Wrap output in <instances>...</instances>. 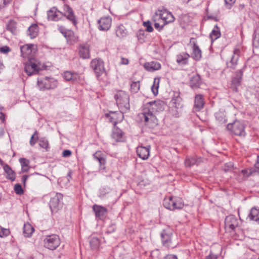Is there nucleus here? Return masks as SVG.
<instances>
[{"mask_svg":"<svg viewBox=\"0 0 259 259\" xmlns=\"http://www.w3.org/2000/svg\"><path fill=\"white\" fill-rule=\"evenodd\" d=\"M155 17H159L164 24L172 22L175 20L172 14L166 10H158L155 12Z\"/></svg>","mask_w":259,"mask_h":259,"instance_id":"nucleus-7","label":"nucleus"},{"mask_svg":"<svg viewBox=\"0 0 259 259\" xmlns=\"http://www.w3.org/2000/svg\"><path fill=\"white\" fill-rule=\"evenodd\" d=\"M215 118L219 124H225L227 121L226 114L222 110H219L215 113Z\"/></svg>","mask_w":259,"mask_h":259,"instance_id":"nucleus-23","label":"nucleus"},{"mask_svg":"<svg viewBox=\"0 0 259 259\" xmlns=\"http://www.w3.org/2000/svg\"><path fill=\"white\" fill-rule=\"evenodd\" d=\"M7 29L13 34H16L17 32L16 23L13 20L10 21L7 25Z\"/></svg>","mask_w":259,"mask_h":259,"instance_id":"nucleus-39","label":"nucleus"},{"mask_svg":"<svg viewBox=\"0 0 259 259\" xmlns=\"http://www.w3.org/2000/svg\"><path fill=\"white\" fill-rule=\"evenodd\" d=\"M37 134V131H35L30 138V144L31 146H33L36 143L37 139H38L37 136H36Z\"/></svg>","mask_w":259,"mask_h":259,"instance_id":"nucleus-50","label":"nucleus"},{"mask_svg":"<svg viewBox=\"0 0 259 259\" xmlns=\"http://www.w3.org/2000/svg\"><path fill=\"white\" fill-rule=\"evenodd\" d=\"M96 216L99 218H102L104 216L107 212V209L102 206L95 204L93 206Z\"/></svg>","mask_w":259,"mask_h":259,"instance_id":"nucleus-21","label":"nucleus"},{"mask_svg":"<svg viewBox=\"0 0 259 259\" xmlns=\"http://www.w3.org/2000/svg\"><path fill=\"white\" fill-rule=\"evenodd\" d=\"M190 57L187 53L180 54L177 56V62L179 64H186L187 63L188 59Z\"/></svg>","mask_w":259,"mask_h":259,"instance_id":"nucleus-34","label":"nucleus"},{"mask_svg":"<svg viewBox=\"0 0 259 259\" xmlns=\"http://www.w3.org/2000/svg\"><path fill=\"white\" fill-rule=\"evenodd\" d=\"M10 232L9 229L0 227V237H3L9 235Z\"/></svg>","mask_w":259,"mask_h":259,"instance_id":"nucleus-47","label":"nucleus"},{"mask_svg":"<svg viewBox=\"0 0 259 259\" xmlns=\"http://www.w3.org/2000/svg\"><path fill=\"white\" fill-rule=\"evenodd\" d=\"M227 128L235 135L239 136H244L245 135L244 125L239 121H235L233 123L228 124Z\"/></svg>","mask_w":259,"mask_h":259,"instance_id":"nucleus-5","label":"nucleus"},{"mask_svg":"<svg viewBox=\"0 0 259 259\" xmlns=\"http://www.w3.org/2000/svg\"><path fill=\"white\" fill-rule=\"evenodd\" d=\"M138 156L143 160L147 159L149 156L150 146H138L137 148Z\"/></svg>","mask_w":259,"mask_h":259,"instance_id":"nucleus-15","label":"nucleus"},{"mask_svg":"<svg viewBox=\"0 0 259 259\" xmlns=\"http://www.w3.org/2000/svg\"><path fill=\"white\" fill-rule=\"evenodd\" d=\"M10 51V49L8 46H4L0 48V52L3 53H7Z\"/></svg>","mask_w":259,"mask_h":259,"instance_id":"nucleus-53","label":"nucleus"},{"mask_svg":"<svg viewBox=\"0 0 259 259\" xmlns=\"http://www.w3.org/2000/svg\"><path fill=\"white\" fill-rule=\"evenodd\" d=\"M114 97L120 112L122 113L128 112L130 108L129 95L124 91H120Z\"/></svg>","mask_w":259,"mask_h":259,"instance_id":"nucleus-2","label":"nucleus"},{"mask_svg":"<svg viewBox=\"0 0 259 259\" xmlns=\"http://www.w3.org/2000/svg\"><path fill=\"white\" fill-rule=\"evenodd\" d=\"M145 68L149 71H153L154 70H158L161 67V65L159 63L157 62H151L146 63L144 64Z\"/></svg>","mask_w":259,"mask_h":259,"instance_id":"nucleus-24","label":"nucleus"},{"mask_svg":"<svg viewBox=\"0 0 259 259\" xmlns=\"http://www.w3.org/2000/svg\"><path fill=\"white\" fill-rule=\"evenodd\" d=\"M217 256L216 255L212 253H210L208 256H206V259H217Z\"/></svg>","mask_w":259,"mask_h":259,"instance_id":"nucleus-55","label":"nucleus"},{"mask_svg":"<svg viewBox=\"0 0 259 259\" xmlns=\"http://www.w3.org/2000/svg\"><path fill=\"white\" fill-rule=\"evenodd\" d=\"M239 50L235 49L234 50L233 55L232 56L230 61L227 63V66L228 67L235 69L237 64V61L239 57Z\"/></svg>","mask_w":259,"mask_h":259,"instance_id":"nucleus-19","label":"nucleus"},{"mask_svg":"<svg viewBox=\"0 0 259 259\" xmlns=\"http://www.w3.org/2000/svg\"><path fill=\"white\" fill-rule=\"evenodd\" d=\"M79 54L83 59H88L90 57L89 46L87 44L81 45L79 48Z\"/></svg>","mask_w":259,"mask_h":259,"instance_id":"nucleus-18","label":"nucleus"},{"mask_svg":"<svg viewBox=\"0 0 259 259\" xmlns=\"http://www.w3.org/2000/svg\"><path fill=\"white\" fill-rule=\"evenodd\" d=\"M159 23H155V24H154V26L156 28H158L159 27Z\"/></svg>","mask_w":259,"mask_h":259,"instance_id":"nucleus-63","label":"nucleus"},{"mask_svg":"<svg viewBox=\"0 0 259 259\" xmlns=\"http://www.w3.org/2000/svg\"><path fill=\"white\" fill-rule=\"evenodd\" d=\"M227 5H232L233 4L235 0H224Z\"/></svg>","mask_w":259,"mask_h":259,"instance_id":"nucleus-58","label":"nucleus"},{"mask_svg":"<svg viewBox=\"0 0 259 259\" xmlns=\"http://www.w3.org/2000/svg\"><path fill=\"white\" fill-rule=\"evenodd\" d=\"M204 105V102L203 96L198 94L195 96L194 100V108L196 111H199L202 109Z\"/></svg>","mask_w":259,"mask_h":259,"instance_id":"nucleus-20","label":"nucleus"},{"mask_svg":"<svg viewBox=\"0 0 259 259\" xmlns=\"http://www.w3.org/2000/svg\"><path fill=\"white\" fill-rule=\"evenodd\" d=\"M171 103L176 109L181 108L183 107L182 100L180 97L173 98Z\"/></svg>","mask_w":259,"mask_h":259,"instance_id":"nucleus-40","label":"nucleus"},{"mask_svg":"<svg viewBox=\"0 0 259 259\" xmlns=\"http://www.w3.org/2000/svg\"><path fill=\"white\" fill-rule=\"evenodd\" d=\"M201 161L200 158L196 159L194 157H190L186 159L185 164L187 167H190L193 165L198 164Z\"/></svg>","mask_w":259,"mask_h":259,"instance_id":"nucleus-38","label":"nucleus"},{"mask_svg":"<svg viewBox=\"0 0 259 259\" xmlns=\"http://www.w3.org/2000/svg\"><path fill=\"white\" fill-rule=\"evenodd\" d=\"M143 24L144 26L146 28L147 31L151 32L153 30V28L149 21L145 22H144Z\"/></svg>","mask_w":259,"mask_h":259,"instance_id":"nucleus-52","label":"nucleus"},{"mask_svg":"<svg viewBox=\"0 0 259 259\" xmlns=\"http://www.w3.org/2000/svg\"><path fill=\"white\" fill-rule=\"evenodd\" d=\"M0 119L4 121L5 120V114L2 112H0Z\"/></svg>","mask_w":259,"mask_h":259,"instance_id":"nucleus-59","label":"nucleus"},{"mask_svg":"<svg viewBox=\"0 0 259 259\" xmlns=\"http://www.w3.org/2000/svg\"><path fill=\"white\" fill-rule=\"evenodd\" d=\"M34 230V228L30 224L26 223L24 225L23 234L25 237H30Z\"/></svg>","mask_w":259,"mask_h":259,"instance_id":"nucleus-32","label":"nucleus"},{"mask_svg":"<svg viewBox=\"0 0 259 259\" xmlns=\"http://www.w3.org/2000/svg\"><path fill=\"white\" fill-rule=\"evenodd\" d=\"M165 259H178L176 255L169 254L165 257Z\"/></svg>","mask_w":259,"mask_h":259,"instance_id":"nucleus-56","label":"nucleus"},{"mask_svg":"<svg viewBox=\"0 0 259 259\" xmlns=\"http://www.w3.org/2000/svg\"><path fill=\"white\" fill-rule=\"evenodd\" d=\"M241 173L245 177H248L250 176H255L259 174V170H256L254 167L249 169H243L241 170Z\"/></svg>","mask_w":259,"mask_h":259,"instance_id":"nucleus-33","label":"nucleus"},{"mask_svg":"<svg viewBox=\"0 0 259 259\" xmlns=\"http://www.w3.org/2000/svg\"><path fill=\"white\" fill-rule=\"evenodd\" d=\"M172 204L174 210L181 209L184 206V203L182 200L179 198L174 199L173 203Z\"/></svg>","mask_w":259,"mask_h":259,"instance_id":"nucleus-42","label":"nucleus"},{"mask_svg":"<svg viewBox=\"0 0 259 259\" xmlns=\"http://www.w3.org/2000/svg\"><path fill=\"white\" fill-rule=\"evenodd\" d=\"M112 19L109 16L102 17L98 21V28L100 30L107 31L111 26Z\"/></svg>","mask_w":259,"mask_h":259,"instance_id":"nucleus-11","label":"nucleus"},{"mask_svg":"<svg viewBox=\"0 0 259 259\" xmlns=\"http://www.w3.org/2000/svg\"><path fill=\"white\" fill-rule=\"evenodd\" d=\"M25 71L28 75H31L38 72L40 69V62L36 59L29 58L25 65Z\"/></svg>","mask_w":259,"mask_h":259,"instance_id":"nucleus-4","label":"nucleus"},{"mask_svg":"<svg viewBox=\"0 0 259 259\" xmlns=\"http://www.w3.org/2000/svg\"><path fill=\"white\" fill-rule=\"evenodd\" d=\"M248 217L251 220L259 221V209L252 208Z\"/></svg>","mask_w":259,"mask_h":259,"instance_id":"nucleus-35","label":"nucleus"},{"mask_svg":"<svg viewBox=\"0 0 259 259\" xmlns=\"http://www.w3.org/2000/svg\"><path fill=\"white\" fill-rule=\"evenodd\" d=\"M111 136L116 142H120L122 140L123 133L120 129L114 127Z\"/></svg>","mask_w":259,"mask_h":259,"instance_id":"nucleus-26","label":"nucleus"},{"mask_svg":"<svg viewBox=\"0 0 259 259\" xmlns=\"http://www.w3.org/2000/svg\"><path fill=\"white\" fill-rule=\"evenodd\" d=\"M115 33L117 37L123 38L127 35V31L123 25L120 24L116 27Z\"/></svg>","mask_w":259,"mask_h":259,"instance_id":"nucleus-27","label":"nucleus"},{"mask_svg":"<svg viewBox=\"0 0 259 259\" xmlns=\"http://www.w3.org/2000/svg\"><path fill=\"white\" fill-rule=\"evenodd\" d=\"M32 45H25L21 47V55L23 58L29 57L32 54Z\"/></svg>","mask_w":259,"mask_h":259,"instance_id":"nucleus-22","label":"nucleus"},{"mask_svg":"<svg viewBox=\"0 0 259 259\" xmlns=\"http://www.w3.org/2000/svg\"><path fill=\"white\" fill-rule=\"evenodd\" d=\"M255 36L253 40V45L255 47H259V32L255 31Z\"/></svg>","mask_w":259,"mask_h":259,"instance_id":"nucleus-48","label":"nucleus"},{"mask_svg":"<svg viewBox=\"0 0 259 259\" xmlns=\"http://www.w3.org/2000/svg\"><path fill=\"white\" fill-rule=\"evenodd\" d=\"M165 106L163 101L156 100L145 105L140 118L146 124L153 127L157 124V119L155 115L156 112L162 111Z\"/></svg>","mask_w":259,"mask_h":259,"instance_id":"nucleus-1","label":"nucleus"},{"mask_svg":"<svg viewBox=\"0 0 259 259\" xmlns=\"http://www.w3.org/2000/svg\"><path fill=\"white\" fill-rule=\"evenodd\" d=\"M243 71L242 69L239 70L236 73L235 77L232 80L231 88L234 92L238 91V87L241 84Z\"/></svg>","mask_w":259,"mask_h":259,"instance_id":"nucleus-12","label":"nucleus"},{"mask_svg":"<svg viewBox=\"0 0 259 259\" xmlns=\"http://www.w3.org/2000/svg\"><path fill=\"white\" fill-rule=\"evenodd\" d=\"M91 66L97 77L101 75L105 71L104 62L101 59H93L91 62Z\"/></svg>","mask_w":259,"mask_h":259,"instance_id":"nucleus-8","label":"nucleus"},{"mask_svg":"<svg viewBox=\"0 0 259 259\" xmlns=\"http://www.w3.org/2000/svg\"><path fill=\"white\" fill-rule=\"evenodd\" d=\"M94 157L98 161L100 165L104 164L105 163V159L103 157L102 153L100 151H97L94 154Z\"/></svg>","mask_w":259,"mask_h":259,"instance_id":"nucleus-43","label":"nucleus"},{"mask_svg":"<svg viewBox=\"0 0 259 259\" xmlns=\"http://www.w3.org/2000/svg\"><path fill=\"white\" fill-rule=\"evenodd\" d=\"M71 175H72V172L71 171H69L67 174V176L70 178V177H71Z\"/></svg>","mask_w":259,"mask_h":259,"instance_id":"nucleus-64","label":"nucleus"},{"mask_svg":"<svg viewBox=\"0 0 259 259\" xmlns=\"http://www.w3.org/2000/svg\"><path fill=\"white\" fill-rule=\"evenodd\" d=\"M193 52L192 54V58L196 60H199L201 57V51L199 49V47L194 44L193 46Z\"/></svg>","mask_w":259,"mask_h":259,"instance_id":"nucleus-28","label":"nucleus"},{"mask_svg":"<svg viewBox=\"0 0 259 259\" xmlns=\"http://www.w3.org/2000/svg\"><path fill=\"white\" fill-rule=\"evenodd\" d=\"M131 91L133 93H137L140 89L139 81H133L131 85Z\"/></svg>","mask_w":259,"mask_h":259,"instance_id":"nucleus-45","label":"nucleus"},{"mask_svg":"<svg viewBox=\"0 0 259 259\" xmlns=\"http://www.w3.org/2000/svg\"><path fill=\"white\" fill-rule=\"evenodd\" d=\"M227 166L228 167H230L231 168V167H232L233 166V164L232 163H231V162H230L229 163H227Z\"/></svg>","mask_w":259,"mask_h":259,"instance_id":"nucleus-62","label":"nucleus"},{"mask_svg":"<svg viewBox=\"0 0 259 259\" xmlns=\"http://www.w3.org/2000/svg\"><path fill=\"white\" fill-rule=\"evenodd\" d=\"M39 144L41 147L45 148L47 150H48V148L49 147V143H48V141L47 140H40Z\"/></svg>","mask_w":259,"mask_h":259,"instance_id":"nucleus-51","label":"nucleus"},{"mask_svg":"<svg viewBox=\"0 0 259 259\" xmlns=\"http://www.w3.org/2000/svg\"><path fill=\"white\" fill-rule=\"evenodd\" d=\"M159 80L158 79L157 80L156 79H154V82H153V85L151 87V90L154 94V95H156L158 94V89L159 87Z\"/></svg>","mask_w":259,"mask_h":259,"instance_id":"nucleus-46","label":"nucleus"},{"mask_svg":"<svg viewBox=\"0 0 259 259\" xmlns=\"http://www.w3.org/2000/svg\"><path fill=\"white\" fill-rule=\"evenodd\" d=\"M64 16H65L68 20L71 22L73 25L76 26L77 22L72 9L69 6L66 5L64 6Z\"/></svg>","mask_w":259,"mask_h":259,"instance_id":"nucleus-14","label":"nucleus"},{"mask_svg":"<svg viewBox=\"0 0 259 259\" xmlns=\"http://www.w3.org/2000/svg\"><path fill=\"white\" fill-rule=\"evenodd\" d=\"M128 60L127 59H126V58H121V63L122 64H128Z\"/></svg>","mask_w":259,"mask_h":259,"instance_id":"nucleus-57","label":"nucleus"},{"mask_svg":"<svg viewBox=\"0 0 259 259\" xmlns=\"http://www.w3.org/2000/svg\"><path fill=\"white\" fill-rule=\"evenodd\" d=\"M61 15H62V13L58 11L55 7L51 8L48 11V18L49 20L52 21H58Z\"/></svg>","mask_w":259,"mask_h":259,"instance_id":"nucleus-17","label":"nucleus"},{"mask_svg":"<svg viewBox=\"0 0 259 259\" xmlns=\"http://www.w3.org/2000/svg\"><path fill=\"white\" fill-rule=\"evenodd\" d=\"M14 190L17 194L22 195L23 194V190L21 186L19 184H16L14 187Z\"/></svg>","mask_w":259,"mask_h":259,"instance_id":"nucleus-49","label":"nucleus"},{"mask_svg":"<svg viewBox=\"0 0 259 259\" xmlns=\"http://www.w3.org/2000/svg\"><path fill=\"white\" fill-rule=\"evenodd\" d=\"M11 1L12 0H4L3 3L5 6H6L8 5Z\"/></svg>","mask_w":259,"mask_h":259,"instance_id":"nucleus-60","label":"nucleus"},{"mask_svg":"<svg viewBox=\"0 0 259 259\" xmlns=\"http://www.w3.org/2000/svg\"><path fill=\"white\" fill-rule=\"evenodd\" d=\"M201 84V80L200 77L199 75L196 74L194 75L190 81V86L193 89H197L200 88Z\"/></svg>","mask_w":259,"mask_h":259,"instance_id":"nucleus-25","label":"nucleus"},{"mask_svg":"<svg viewBox=\"0 0 259 259\" xmlns=\"http://www.w3.org/2000/svg\"><path fill=\"white\" fill-rule=\"evenodd\" d=\"M43 243L45 248L54 250L60 245L61 240L57 235L51 234L46 236L44 239Z\"/></svg>","mask_w":259,"mask_h":259,"instance_id":"nucleus-3","label":"nucleus"},{"mask_svg":"<svg viewBox=\"0 0 259 259\" xmlns=\"http://www.w3.org/2000/svg\"><path fill=\"white\" fill-rule=\"evenodd\" d=\"M19 161L22 166V171L23 172L27 171L28 170L29 161L26 158H21L19 159Z\"/></svg>","mask_w":259,"mask_h":259,"instance_id":"nucleus-41","label":"nucleus"},{"mask_svg":"<svg viewBox=\"0 0 259 259\" xmlns=\"http://www.w3.org/2000/svg\"><path fill=\"white\" fill-rule=\"evenodd\" d=\"M174 198L172 197H166L163 200V204L164 206L169 210H174V207L172 206Z\"/></svg>","mask_w":259,"mask_h":259,"instance_id":"nucleus-37","label":"nucleus"},{"mask_svg":"<svg viewBox=\"0 0 259 259\" xmlns=\"http://www.w3.org/2000/svg\"><path fill=\"white\" fill-rule=\"evenodd\" d=\"M161 236L164 245L169 248H174L176 246V243H172L171 238V234H167L165 231L161 233Z\"/></svg>","mask_w":259,"mask_h":259,"instance_id":"nucleus-16","label":"nucleus"},{"mask_svg":"<svg viewBox=\"0 0 259 259\" xmlns=\"http://www.w3.org/2000/svg\"><path fill=\"white\" fill-rule=\"evenodd\" d=\"M38 28L36 24L31 25L28 28L27 34L31 38H35L38 34Z\"/></svg>","mask_w":259,"mask_h":259,"instance_id":"nucleus-29","label":"nucleus"},{"mask_svg":"<svg viewBox=\"0 0 259 259\" xmlns=\"http://www.w3.org/2000/svg\"><path fill=\"white\" fill-rule=\"evenodd\" d=\"M71 155V152L69 150H65L62 152V156L64 157H69Z\"/></svg>","mask_w":259,"mask_h":259,"instance_id":"nucleus-54","label":"nucleus"},{"mask_svg":"<svg viewBox=\"0 0 259 259\" xmlns=\"http://www.w3.org/2000/svg\"><path fill=\"white\" fill-rule=\"evenodd\" d=\"M62 33L66 37L67 41L69 42L70 44H72L76 41V38L74 35L73 31H72V30H67L66 31H65L64 32H62Z\"/></svg>","mask_w":259,"mask_h":259,"instance_id":"nucleus-30","label":"nucleus"},{"mask_svg":"<svg viewBox=\"0 0 259 259\" xmlns=\"http://www.w3.org/2000/svg\"><path fill=\"white\" fill-rule=\"evenodd\" d=\"M90 244L92 248H97L100 245V241L99 239L96 237H93L90 240Z\"/></svg>","mask_w":259,"mask_h":259,"instance_id":"nucleus-44","label":"nucleus"},{"mask_svg":"<svg viewBox=\"0 0 259 259\" xmlns=\"http://www.w3.org/2000/svg\"><path fill=\"white\" fill-rule=\"evenodd\" d=\"M37 85L40 90H49L55 88L57 82L53 78L46 77L43 79H38Z\"/></svg>","mask_w":259,"mask_h":259,"instance_id":"nucleus-6","label":"nucleus"},{"mask_svg":"<svg viewBox=\"0 0 259 259\" xmlns=\"http://www.w3.org/2000/svg\"><path fill=\"white\" fill-rule=\"evenodd\" d=\"M221 36V33L219 27L215 25L209 35L212 41H214Z\"/></svg>","mask_w":259,"mask_h":259,"instance_id":"nucleus-36","label":"nucleus"},{"mask_svg":"<svg viewBox=\"0 0 259 259\" xmlns=\"http://www.w3.org/2000/svg\"><path fill=\"white\" fill-rule=\"evenodd\" d=\"M3 168L5 172L7 175V178L12 181H14L15 179V174L10 166L8 164H5Z\"/></svg>","mask_w":259,"mask_h":259,"instance_id":"nucleus-31","label":"nucleus"},{"mask_svg":"<svg viewBox=\"0 0 259 259\" xmlns=\"http://www.w3.org/2000/svg\"><path fill=\"white\" fill-rule=\"evenodd\" d=\"M63 77L67 81L76 83L80 81L81 76L78 73L67 71L64 72Z\"/></svg>","mask_w":259,"mask_h":259,"instance_id":"nucleus-13","label":"nucleus"},{"mask_svg":"<svg viewBox=\"0 0 259 259\" xmlns=\"http://www.w3.org/2000/svg\"><path fill=\"white\" fill-rule=\"evenodd\" d=\"M240 221L238 220L235 216L230 215L225 219V225L226 230H234L238 227L240 224Z\"/></svg>","mask_w":259,"mask_h":259,"instance_id":"nucleus-9","label":"nucleus"},{"mask_svg":"<svg viewBox=\"0 0 259 259\" xmlns=\"http://www.w3.org/2000/svg\"><path fill=\"white\" fill-rule=\"evenodd\" d=\"M28 178V176H23V177H22V181L24 183H25L26 181L27 180Z\"/></svg>","mask_w":259,"mask_h":259,"instance_id":"nucleus-61","label":"nucleus"},{"mask_svg":"<svg viewBox=\"0 0 259 259\" xmlns=\"http://www.w3.org/2000/svg\"><path fill=\"white\" fill-rule=\"evenodd\" d=\"M62 197L63 196L61 193H56L54 197L51 198L50 202V207L52 211H57L61 206Z\"/></svg>","mask_w":259,"mask_h":259,"instance_id":"nucleus-10","label":"nucleus"}]
</instances>
